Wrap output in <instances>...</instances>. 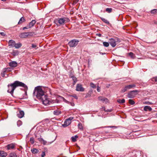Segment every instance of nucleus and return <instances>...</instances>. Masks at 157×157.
<instances>
[{"label": "nucleus", "instance_id": "nucleus-34", "mask_svg": "<svg viewBox=\"0 0 157 157\" xmlns=\"http://www.w3.org/2000/svg\"><path fill=\"white\" fill-rule=\"evenodd\" d=\"M128 102L131 105H134L135 103L134 101L132 99L129 100Z\"/></svg>", "mask_w": 157, "mask_h": 157}, {"label": "nucleus", "instance_id": "nucleus-24", "mask_svg": "<svg viewBox=\"0 0 157 157\" xmlns=\"http://www.w3.org/2000/svg\"><path fill=\"white\" fill-rule=\"evenodd\" d=\"M61 112L58 110H55L53 112V114L56 116H58L61 114Z\"/></svg>", "mask_w": 157, "mask_h": 157}, {"label": "nucleus", "instance_id": "nucleus-59", "mask_svg": "<svg viewBox=\"0 0 157 157\" xmlns=\"http://www.w3.org/2000/svg\"><path fill=\"white\" fill-rule=\"evenodd\" d=\"M151 102H148V105H150L151 104Z\"/></svg>", "mask_w": 157, "mask_h": 157}, {"label": "nucleus", "instance_id": "nucleus-55", "mask_svg": "<svg viewBox=\"0 0 157 157\" xmlns=\"http://www.w3.org/2000/svg\"><path fill=\"white\" fill-rule=\"evenodd\" d=\"M0 34H1V35L2 36H5V34L4 33L2 32V33H0Z\"/></svg>", "mask_w": 157, "mask_h": 157}, {"label": "nucleus", "instance_id": "nucleus-30", "mask_svg": "<svg viewBox=\"0 0 157 157\" xmlns=\"http://www.w3.org/2000/svg\"><path fill=\"white\" fill-rule=\"evenodd\" d=\"M12 54L14 56L17 55L19 54V52L18 51H13L12 53Z\"/></svg>", "mask_w": 157, "mask_h": 157}, {"label": "nucleus", "instance_id": "nucleus-11", "mask_svg": "<svg viewBox=\"0 0 157 157\" xmlns=\"http://www.w3.org/2000/svg\"><path fill=\"white\" fill-rule=\"evenodd\" d=\"M15 42L13 40H10L8 42L9 46L11 47H14Z\"/></svg>", "mask_w": 157, "mask_h": 157}, {"label": "nucleus", "instance_id": "nucleus-32", "mask_svg": "<svg viewBox=\"0 0 157 157\" xmlns=\"http://www.w3.org/2000/svg\"><path fill=\"white\" fill-rule=\"evenodd\" d=\"M103 45L105 47H108L109 45V42H104L103 43Z\"/></svg>", "mask_w": 157, "mask_h": 157}, {"label": "nucleus", "instance_id": "nucleus-37", "mask_svg": "<svg viewBox=\"0 0 157 157\" xmlns=\"http://www.w3.org/2000/svg\"><path fill=\"white\" fill-rule=\"evenodd\" d=\"M127 90H128V88H127V86H126L122 90L121 92L122 93H124Z\"/></svg>", "mask_w": 157, "mask_h": 157}, {"label": "nucleus", "instance_id": "nucleus-56", "mask_svg": "<svg viewBox=\"0 0 157 157\" xmlns=\"http://www.w3.org/2000/svg\"><path fill=\"white\" fill-rule=\"evenodd\" d=\"M96 35L99 37H101V34L100 33H97L96 34Z\"/></svg>", "mask_w": 157, "mask_h": 157}, {"label": "nucleus", "instance_id": "nucleus-26", "mask_svg": "<svg viewBox=\"0 0 157 157\" xmlns=\"http://www.w3.org/2000/svg\"><path fill=\"white\" fill-rule=\"evenodd\" d=\"M78 137L77 135H75L74 136H72L71 137V140L73 142H75L76 141V139Z\"/></svg>", "mask_w": 157, "mask_h": 157}, {"label": "nucleus", "instance_id": "nucleus-63", "mask_svg": "<svg viewBox=\"0 0 157 157\" xmlns=\"http://www.w3.org/2000/svg\"><path fill=\"white\" fill-rule=\"evenodd\" d=\"M35 136L36 137V135H35Z\"/></svg>", "mask_w": 157, "mask_h": 157}, {"label": "nucleus", "instance_id": "nucleus-60", "mask_svg": "<svg viewBox=\"0 0 157 157\" xmlns=\"http://www.w3.org/2000/svg\"><path fill=\"white\" fill-rule=\"evenodd\" d=\"M137 132V131H134V130L133 131V132Z\"/></svg>", "mask_w": 157, "mask_h": 157}, {"label": "nucleus", "instance_id": "nucleus-1", "mask_svg": "<svg viewBox=\"0 0 157 157\" xmlns=\"http://www.w3.org/2000/svg\"><path fill=\"white\" fill-rule=\"evenodd\" d=\"M20 86L23 87L25 90L28 89L27 86L24 83L18 81H16L13 83L8 85L7 92L13 95L14 90L17 87Z\"/></svg>", "mask_w": 157, "mask_h": 157}, {"label": "nucleus", "instance_id": "nucleus-49", "mask_svg": "<svg viewBox=\"0 0 157 157\" xmlns=\"http://www.w3.org/2000/svg\"><path fill=\"white\" fill-rule=\"evenodd\" d=\"M5 72V70L3 71V72L2 73V77H4L5 75V72Z\"/></svg>", "mask_w": 157, "mask_h": 157}, {"label": "nucleus", "instance_id": "nucleus-27", "mask_svg": "<svg viewBox=\"0 0 157 157\" xmlns=\"http://www.w3.org/2000/svg\"><path fill=\"white\" fill-rule=\"evenodd\" d=\"M31 151L33 154H36L38 152L39 150L36 148H34L31 149Z\"/></svg>", "mask_w": 157, "mask_h": 157}, {"label": "nucleus", "instance_id": "nucleus-57", "mask_svg": "<svg viewBox=\"0 0 157 157\" xmlns=\"http://www.w3.org/2000/svg\"><path fill=\"white\" fill-rule=\"evenodd\" d=\"M154 23L155 24L157 25V21H154Z\"/></svg>", "mask_w": 157, "mask_h": 157}, {"label": "nucleus", "instance_id": "nucleus-38", "mask_svg": "<svg viewBox=\"0 0 157 157\" xmlns=\"http://www.w3.org/2000/svg\"><path fill=\"white\" fill-rule=\"evenodd\" d=\"M22 124V122L20 120L18 121L17 122V126H21Z\"/></svg>", "mask_w": 157, "mask_h": 157}, {"label": "nucleus", "instance_id": "nucleus-58", "mask_svg": "<svg viewBox=\"0 0 157 157\" xmlns=\"http://www.w3.org/2000/svg\"><path fill=\"white\" fill-rule=\"evenodd\" d=\"M143 103L144 104H147V102L145 101Z\"/></svg>", "mask_w": 157, "mask_h": 157}, {"label": "nucleus", "instance_id": "nucleus-20", "mask_svg": "<svg viewBox=\"0 0 157 157\" xmlns=\"http://www.w3.org/2000/svg\"><path fill=\"white\" fill-rule=\"evenodd\" d=\"M126 86L127 88H128V90H129L132 88H135L136 87V86L135 84H133L128 85H127Z\"/></svg>", "mask_w": 157, "mask_h": 157}, {"label": "nucleus", "instance_id": "nucleus-18", "mask_svg": "<svg viewBox=\"0 0 157 157\" xmlns=\"http://www.w3.org/2000/svg\"><path fill=\"white\" fill-rule=\"evenodd\" d=\"M25 20L24 17H22L20 19L18 23V24H21L25 22Z\"/></svg>", "mask_w": 157, "mask_h": 157}, {"label": "nucleus", "instance_id": "nucleus-19", "mask_svg": "<svg viewBox=\"0 0 157 157\" xmlns=\"http://www.w3.org/2000/svg\"><path fill=\"white\" fill-rule=\"evenodd\" d=\"M38 140L40 142L42 143L44 145H45L47 143V142L44 140L43 138H38Z\"/></svg>", "mask_w": 157, "mask_h": 157}, {"label": "nucleus", "instance_id": "nucleus-16", "mask_svg": "<svg viewBox=\"0 0 157 157\" xmlns=\"http://www.w3.org/2000/svg\"><path fill=\"white\" fill-rule=\"evenodd\" d=\"M7 155V154L6 152L2 151H0V156L3 157H5Z\"/></svg>", "mask_w": 157, "mask_h": 157}, {"label": "nucleus", "instance_id": "nucleus-61", "mask_svg": "<svg viewBox=\"0 0 157 157\" xmlns=\"http://www.w3.org/2000/svg\"><path fill=\"white\" fill-rule=\"evenodd\" d=\"M155 117H157V113H156V114H155Z\"/></svg>", "mask_w": 157, "mask_h": 157}, {"label": "nucleus", "instance_id": "nucleus-47", "mask_svg": "<svg viewBox=\"0 0 157 157\" xmlns=\"http://www.w3.org/2000/svg\"><path fill=\"white\" fill-rule=\"evenodd\" d=\"M45 152L44 151H43L42 152V154L41 155V157H44V156H45Z\"/></svg>", "mask_w": 157, "mask_h": 157}, {"label": "nucleus", "instance_id": "nucleus-36", "mask_svg": "<svg viewBox=\"0 0 157 157\" xmlns=\"http://www.w3.org/2000/svg\"><path fill=\"white\" fill-rule=\"evenodd\" d=\"M30 141L32 144H33L34 143V138L33 137L30 138Z\"/></svg>", "mask_w": 157, "mask_h": 157}, {"label": "nucleus", "instance_id": "nucleus-28", "mask_svg": "<svg viewBox=\"0 0 157 157\" xmlns=\"http://www.w3.org/2000/svg\"><path fill=\"white\" fill-rule=\"evenodd\" d=\"M128 55L130 57L133 59H134L136 57L135 55L132 52H130L128 53Z\"/></svg>", "mask_w": 157, "mask_h": 157}, {"label": "nucleus", "instance_id": "nucleus-2", "mask_svg": "<svg viewBox=\"0 0 157 157\" xmlns=\"http://www.w3.org/2000/svg\"><path fill=\"white\" fill-rule=\"evenodd\" d=\"M33 95L36 96V98L41 101L43 103V101L46 100L47 96L44 94V92L41 88V86H38L35 87L33 93Z\"/></svg>", "mask_w": 157, "mask_h": 157}, {"label": "nucleus", "instance_id": "nucleus-45", "mask_svg": "<svg viewBox=\"0 0 157 157\" xmlns=\"http://www.w3.org/2000/svg\"><path fill=\"white\" fill-rule=\"evenodd\" d=\"M152 80L155 82H157V77L152 78Z\"/></svg>", "mask_w": 157, "mask_h": 157}, {"label": "nucleus", "instance_id": "nucleus-52", "mask_svg": "<svg viewBox=\"0 0 157 157\" xmlns=\"http://www.w3.org/2000/svg\"><path fill=\"white\" fill-rule=\"evenodd\" d=\"M103 108V110H104L105 111V112H111V110H109V109H107V110H105V108Z\"/></svg>", "mask_w": 157, "mask_h": 157}, {"label": "nucleus", "instance_id": "nucleus-6", "mask_svg": "<svg viewBox=\"0 0 157 157\" xmlns=\"http://www.w3.org/2000/svg\"><path fill=\"white\" fill-rule=\"evenodd\" d=\"M78 42L77 40H72L69 42L68 45L71 47H75L78 44Z\"/></svg>", "mask_w": 157, "mask_h": 157}, {"label": "nucleus", "instance_id": "nucleus-5", "mask_svg": "<svg viewBox=\"0 0 157 157\" xmlns=\"http://www.w3.org/2000/svg\"><path fill=\"white\" fill-rule=\"evenodd\" d=\"M138 93V91L137 90H134L130 91L128 94V97L130 98H132L135 97Z\"/></svg>", "mask_w": 157, "mask_h": 157}, {"label": "nucleus", "instance_id": "nucleus-25", "mask_svg": "<svg viewBox=\"0 0 157 157\" xmlns=\"http://www.w3.org/2000/svg\"><path fill=\"white\" fill-rule=\"evenodd\" d=\"M117 101L120 104H123L125 102V100L124 99H123L122 100L118 99L117 100Z\"/></svg>", "mask_w": 157, "mask_h": 157}, {"label": "nucleus", "instance_id": "nucleus-43", "mask_svg": "<svg viewBox=\"0 0 157 157\" xmlns=\"http://www.w3.org/2000/svg\"><path fill=\"white\" fill-rule=\"evenodd\" d=\"M70 96L76 99H78V97L76 94H74V95H70Z\"/></svg>", "mask_w": 157, "mask_h": 157}, {"label": "nucleus", "instance_id": "nucleus-35", "mask_svg": "<svg viewBox=\"0 0 157 157\" xmlns=\"http://www.w3.org/2000/svg\"><path fill=\"white\" fill-rule=\"evenodd\" d=\"M112 10L111 8H107L106 9L105 11L109 13H110L112 12Z\"/></svg>", "mask_w": 157, "mask_h": 157}, {"label": "nucleus", "instance_id": "nucleus-53", "mask_svg": "<svg viewBox=\"0 0 157 157\" xmlns=\"http://www.w3.org/2000/svg\"><path fill=\"white\" fill-rule=\"evenodd\" d=\"M152 110L151 108L149 106H148V110L149 111H151Z\"/></svg>", "mask_w": 157, "mask_h": 157}, {"label": "nucleus", "instance_id": "nucleus-13", "mask_svg": "<svg viewBox=\"0 0 157 157\" xmlns=\"http://www.w3.org/2000/svg\"><path fill=\"white\" fill-rule=\"evenodd\" d=\"M71 122H69L68 120L66 119L64 122V123L62 124V126L64 128L68 126L70 124Z\"/></svg>", "mask_w": 157, "mask_h": 157}, {"label": "nucleus", "instance_id": "nucleus-4", "mask_svg": "<svg viewBox=\"0 0 157 157\" xmlns=\"http://www.w3.org/2000/svg\"><path fill=\"white\" fill-rule=\"evenodd\" d=\"M120 39L118 38L115 39L111 38L109 40V43L113 47H114L116 45L117 43H120Z\"/></svg>", "mask_w": 157, "mask_h": 157}, {"label": "nucleus", "instance_id": "nucleus-41", "mask_svg": "<svg viewBox=\"0 0 157 157\" xmlns=\"http://www.w3.org/2000/svg\"><path fill=\"white\" fill-rule=\"evenodd\" d=\"M79 1V0H74L73 1V4L75 5Z\"/></svg>", "mask_w": 157, "mask_h": 157}, {"label": "nucleus", "instance_id": "nucleus-46", "mask_svg": "<svg viewBox=\"0 0 157 157\" xmlns=\"http://www.w3.org/2000/svg\"><path fill=\"white\" fill-rule=\"evenodd\" d=\"M29 28H30L29 27V26H26V27H23L22 28V29H23V30H24L25 29H28Z\"/></svg>", "mask_w": 157, "mask_h": 157}, {"label": "nucleus", "instance_id": "nucleus-14", "mask_svg": "<svg viewBox=\"0 0 157 157\" xmlns=\"http://www.w3.org/2000/svg\"><path fill=\"white\" fill-rule=\"evenodd\" d=\"M27 32L21 33L19 35V37L21 38H26L28 37Z\"/></svg>", "mask_w": 157, "mask_h": 157}, {"label": "nucleus", "instance_id": "nucleus-51", "mask_svg": "<svg viewBox=\"0 0 157 157\" xmlns=\"http://www.w3.org/2000/svg\"><path fill=\"white\" fill-rule=\"evenodd\" d=\"M61 98H62V99H63V101H65V102H67V103H68V101H67L65 99H64L63 97H61V96H59Z\"/></svg>", "mask_w": 157, "mask_h": 157}, {"label": "nucleus", "instance_id": "nucleus-8", "mask_svg": "<svg viewBox=\"0 0 157 157\" xmlns=\"http://www.w3.org/2000/svg\"><path fill=\"white\" fill-rule=\"evenodd\" d=\"M76 90L77 91L82 92L84 91V90L81 85L78 84L76 86Z\"/></svg>", "mask_w": 157, "mask_h": 157}, {"label": "nucleus", "instance_id": "nucleus-44", "mask_svg": "<svg viewBox=\"0 0 157 157\" xmlns=\"http://www.w3.org/2000/svg\"><path fill=\"white\" fill-rule=\"evenodd\" d=\"M10 68H7L4 69L5 72H6L7 71H10Z\"/></svg>", "mask_w": 157, "mask_h": 157}, {"label": "nucleus", "instance_id": "nucleus-10", "mask_svg": "<svg viewBox=\"0 0 157 157\" xmlns=\"http://www.w3.org/2000/svg\"><path fill=\"white\" fill-rule=\"evenodd\" d=\"M17 63L14 61L10 62L9 63V65L12 67H16L17 66Z\"/></svg>", "mask_w": 157, "mask_h": 157}, {"label": "nucleus", "instance_id": "nucleus-3", "mask_svg": "<svg viewBox=\"0 0 157 157\" xmlns=\"http://www.w3.org/2000/svg\"><path fill=\"white\" fill-rule=\"evenodd\" d=\"M59 102V100L57 99H56L55 100L52 99H49L48 98V97H47L46 98V100H45L44 101H43V103L45 105H47L51 104H53L56 103H58Z\"/></svg>", "mask_w": 157, "mask_h": 157}, {"label": "nucleus", "instance_id": "nucleus-9", "mask_svg": "<svg viewBox=\"0 0 157 157\" xmlns=\"http://www.w3.org/2000/svg\"><path fill=\"white\" fill-rule=\"evenodd\" d=\"M15 147V144L13 143H11L8 144L6 147L8 150H9L11 149H13Z\"/></svg>", "mask_w": 157, "mask_h": 157}, {"label": "nucleus", "instance_id": "nucleus-42", "mask_svg": "<svg viewBox=\"0 0 157 157\" xmlns=\"http://www.w3.org/2000/svg\"><path fill=\"white\" fill-rule=\"evenodd\" d=\"M73 119V117H70L67 119L68 121L69 122L71 123V121Z\"/></svg>", "mask_w": 157, "mask_h": 157}, {"label": "nucleus", "instance_id": "nucleus-62", "mask_svg": "<svg viewBox=\"0 0 157 157\" xmlns=\"http://www.w3.org/2000/svg\"><path fill=\"white\" fill-rule=\"evenodd\" d=\"M100 53L102 55H103V53L100 52Z\"/></svg>", "mask_w": 157, "mask_h": 157}, {"label": "nucleus", "instance_id": "nucleus-29", "mask_svg": "<svg viewBox=\"0 0 157 157\" xmlns=\"http://www.w3.org/2000/svg\"><path fill=\"white\" fill-rule=\"evenodd\" d=\"M78 128L80 129L81 130H83V127L82 126V124L81 123H79L78 124Z\"/></svg>", "mask_w": 157, "mask_h": 157}, {"label": "nucleus", "instance_id": "nucleus-7", "mask_svg": "<svg viewBox=\"0 0 157 157\" xmlns=\"http://www.w3.org/2000/svg\"><path fill=\"white\" fill-rule=\"evenodd\" d=\"M58 21L60 24L62 25L64 23L69 22L70 20L67 17L61 18H59Z\"/></svg>", "mask_w": 157, "mask_h": 157}, {"label": "nucleus", "instance_id": "nucleus-54", "mask_svg": "<svg viewBox=\"0 0 157 157\" xmlns=\"http://www.w3.org/2000/svg\"><path fill=\"white\" fill-rule=\"evenodd\" d=\"M106 127L111 128H116L117 127L116 126H108Z\"/></svg>", "mask_w": 157, "mask_h": 157}, {"label": "nucleus", "instance_id": "nucleus-22", "mask_svg": "<svg viewBox=\"0 0 157 157\" xmlns=\"http://www.w3.org/2000/svg\"><path fill=\"white\" fill-rule=\"evenodd\" d=\"M22 45L20 43H19L17 44H16L15 43L14 47H15L16 48H20L22 46Z\"/></svg>", "mask_w": 157, "mask_h": 157}, {"label": "nucleus", "instance_id": "nucleus-12", "mask_svg": "<svg viewBox=\"0 0 157 157\" xmlns=\"http://www.w3.org/2000/svg\"><path fill=\"white\" fill-rule=\"evenodd\" d=\"M24 115V112L22 110H20L19 112L17 113V116L20 118H22Z\"/></svg>", "mask_w": 157, "mask_h": 157}, {"label": "nucleus", "instance_id": "nucleus-23", "mask_svg": "<svg viewBox=\"0 0 157 157\" xmlns=\"http://www.w3.org/2000/svg\"><path fill=\"white\" fill-rule=\"evenodd\" d=\"M100 19L103 21L107 25H109L110 24L109 22L107 20L101 17H100Z\"/></svg>", "mask_w": 157, "mask_h": 157}, {"label": "nucleus", "instance_id": "nucleus-39", "mask_svg": "<svg viewBox=\"0 0 157 157\" xmlns=\"http://www.w3.org/2000/svg\"><path fill=\"white\" fill-rule=\"evenodd\" d=\"M90 86L93 88H95L96 87L95 85L92 82L90 83Z\"/></svg>", "mask_w": 157, "mask_h": 157}, {"label": "nucleus", "instance_id": "nucleus-50", "mask_svg": "<svg viewBox=\"0 0 157 157\" xmlns=\"http://www.w3.org/2000/svg\"><path fill=\"white\" fill-rule=\"evenodd\" d=\"M144 110L145 111H147V105L144 106Z\"/></svg>", "mask_w": 157, "mask_h": 157}, {"label": "nucleus", "instance_id": "nucleus-48", "mask_svg": "<svg viewBox=\"0 0 157 157\" xmlns=\"http://www.w3.org/2000/svg\"><path fill=\"white\" fill-rule=\"evenodd\" d=\"M100 87L99 86H98L97 88V90L98 92H100Z\"/></svg>", "mask_w": 157, "mask_h": 157}, {"label": "nucleus", "instance_id": "nucleus-40", "mask_svg": "<svg viewBox=\"0 0 157 157\" xmlns=\"http://www.w3.org/2000/svg\"><path fill=\"white\" fill-rule=\"evenodd\" d=\"M32 47L33 48H35L36 49H37L38 48V47H36V45L34 44H32Z\"/></svg>", "mask_w": 157, "mask_h": 157}, {"label": "nucleus", "instance_id": "nucleus-17", "mask_svg": "<svg viewBox=\"0 0 157 157\" xmlns=\"http://www.w3.org/2000/svg\"><path fill=\"white\" fill-rule=\"evenodd\" d=\"M36 21L35 20H33L29 24V26L30 28L33 26L35 24Z\"/></svg>", "mask_w": 157, "mask_h": 157}, {"label": "nucleus", "instance_id": "nucleus-15", "mask_svg": "<svg viewBox=\"0 0 157 157\" xmlns=\"http://www.w3.org/2000/svg\"><path fill=\"white\" fill-rule=\"evenodd\" d=\"M98 99L99 100L102 101L103 102H105V103H107L108 101V99L104 98L101 96L98 97Z\"/></svg>", "mask_w": 157, "mask_h": 157}, {"label": "nucleus", "instance_id": "nucleus-21", "mask_svg": "<svg viewBox=\"0 0 157 157\" xmlns=\"http://www.w3.org/2000/svg\"><path fill=\"white\" fill-rule=\"evenodd\" d=\"M9 157H17V155L14 152H11L9 154Z\"/></svg>", "mask_w": 157, "mask_h": 157}, {"label": "nucleus", "instance_id": "nucleus-31", "mask_svg": "<svg viewBox=\"0 0 157 157\" xmlns=\"http://www.w3.org/2000/svg\"><path fill=\"white\" fill-rule=\"evenodd\" d=\"M151 13L152 14H157V9L152 10L151 11Z\"/></svg>", "mask_w": 157, "mask_h": 157}, {"label": "nucleus", "instance_id": "nucleus-33", "mask_svg": "<svg viewBox=\"0 0 157 157\" xmlns=\"http://www.w3.org/2000/svg\"><path fill=\"white\" fill-rule=\"evenodd\" d=\"M27 34L28 36V37L29 36H33L34 34V33L33 32H27Z\"/></svg>", "mask_w": 157, "mask_h": 157}]
</instances>
